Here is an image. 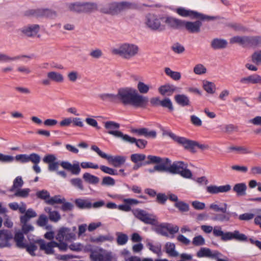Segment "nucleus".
<instances>
[{"label":"nucleus","mask_w":261,"mask_h":261,"mask_svg":"<svg viewBox=\"0 0 261 261\" xmlns=\"http://www.w3.org/2000/svg\"><path fill=\"white\" fill-rule=\"evenodd\" d=\"M148 101L147 97L140 94L133 88H121L118 90V102H121L124 106L145 108Z\"/></svg>","instance_id":"f257e3e1"},{"label":"nucleus","mask_w":261,"mask_h":261,"mask_svg":"<svg viewBox=\"0 0 261 261\" xmlns=\"http://www.w3.org/2000/svg\"><path fill=\"white\" fill-rule=\"evenodd\" d=\"M57 157L54 154H47L43 158V162L48 164V170L49 171L57 172L58 170L59 165L64 169L71 172L73 175H79L81 172L80 164L75 161L72 164L68 161H57Z\"/></svg>","instance_id":"f03ea898"},{"label":"nucleus","mask_w":261,"mask_h":261,"mask_svg":"<svg viewBox=\"0 0 261 261\" xmlns=\"http://www.w3.org/2000/svg\"><path fill=\"white\" fill-rule=\"evenodd\" d=\"M137 8V5L135 3L122 2L105 5L100 9V11L105 14L117 15L122 11L128 9H135Z\"/></svg>","instance_id":"7ed1b4c3"},{"label":"nucleus","mask_w":261,"mask_h":261,"mask_svg":"<svg viewBox=\"0 0 261 261\" xmlns=\"http://www.w3.org/2000/svg\"><path fill=\"white\" fill-rule=\"evenodd\" d=\"M139 51L138 45L129 43L120 44L117 47L112 49L114 55H119L125 59H130L136 56Z\"/></svg>","instance_id":"20e7f679"},{"label":"nucleus","mask_w":261,"mask_h":261,"mask_svg":"<svg viewBox=\"0 0 261 261\" xmlns=\"http://www.w3.org/2000/svg\"><path fill=\"white\" fill-rule=\"evenodd\" d=\"M213 233L216 237H221L222 241L226 242L228 241L236 240L239 241H246L247 237L243 233H241L238 230H234L233 232L222 231L220 226L214 227Z\"/></svg>","instance_id":"39448f33"},{"label":"nucleus","mask_w":261,"mask_h":261,"mask_svg":"<svg viewBox=\"0 0 261 261\" xmlns=\"http://www.w3.org/2000/svg\"><path fill=\"white\" fill-rule=\"evenodd\" d=\"M165 171L174 174H179L186 178H191L192 176L191 171L187 169V165L181 161L174 162L169 167L166 166Z\"/></svg>","instance_id":"423d86ee"},{"label":"nucleus","mask_w":261,"mask_h":261,"mask_svg":"<svg viewBox=\"0 0 261 261\" xmlns=\"http://www.w3.org/2000/svg\"><path fill=\"white\" fill-rule=\"evenodd\" d=\"M164 135L169 136L174 141L181 145L185 149L190 150L191 151H195V148L197 142L186 138L180 137L176 135L170 131H166L164 133Z\"/></svg>","instance_id":"0eeeda50"},{"label":"nucleus","mask_w":261,"mask_h":261,"mask_svg":"<svg viewBox=\"0 0 261 261\" xmlns=\"http://www.w3.org/2000/svg\"><path fill=\"white\" fill-rule=\"evenodd\" d=\"M175 11L180 16L182 17H191L199 18L202 20H212L216 19L215 16H211L199 13L197 11L187 9L183 7H179L175 9Z\"/></svg>","instance_id":"6e6552de"},{"label":"nucleus","mask_w":261,"mask_h":261,"mask_svg":"<svg viewBox=\"0 0 261 261\" xmlns=\"http://www.w3.org/2000/svg\"><path fill=\"white\" fill-rule=\"evenodd\" d=\"M162 16L148 14L146 17V24L152 30L162 31L165 29V25L161 24Z\"/></svg>","instance_id":"1a4fd4ad"},{"label":"nucleus","mask_w":261,"mask_h":261,"mask_svg":"<svg viewBox=\"0 0 261 261\" xmlns=\"http://www.w3.org/2000/svg\"><path fill=\"white\" fill-rule=\"evenodd\" d=\"M132 212L135 217L145 224L155 225L157 223L155 216L143 210L136 208L133 210Z\"/></svg>","instance_id":"9d476101"},{"label":"nucleus","mask_w":261,"mask_h":261,"mask_svg":"<svg viewBox=\"0 0 261 261\" xmlns=\"http://www.w3.org/2000/svg\"><path fill=\"white\" fill-rule=\"evenodd\" d=\"M259 37L234 36L230 40L231 43H238L243 46L256 45L259 40Z\"/></svg>","instance_id":"9b49d317"},{"label":"nucleus","mask_w":261,"mask_h":261,"mask_svg":"<svg viewBox=\"0 0 261 261\" xmlns=\"http://www.w3.org/2000/svg\"><path fill=\"white\" fill-rule=\"evenodd\" d=\"M105 127L108 129V133L113 135L116 138H121L123 141L126 134H123L118 129L120 127V124L112 121H109L105 122Z\"/></svg>","instance_id":"f8f14e48"},{"label":"nucleus","mask_w":261,"mask_h":261,"mask_svg":"<svg viewBox=\"0 0 261 261\" xmlns=\"http://www.w3.org/2000/svg\"><path fill=\"white\" fill-rule=\"evenodd\" d=\"M76 238L75 233L72 232L71 230L67 227H63L59 229L56 235V239L59 242L71 241Z\"/></svg>","instance_id":"ddd939ff"},{"label":"nucleus","mask_w":261,"mask_h":261,"mask_svg":"<svg viewBox=\"0 0 261 261\" xmlns=\"http://www.w3.org/2000/svg\"><path fill=\"white\" fill-rule=\"evenodd\" d=\"M162 22L165 23L169 28L173 29L179 30L182 29L183 20L172 16L163 15Z\"/></svg>","instance_id":"4468645a"},{"label":"nucleus","mask_w":261,"mask_h":261,"mask_svg":"<svg viewBox=\"0 0 261 261\" xmlns=\"http://www.w3.org/2000/svg\"><path fill=\"white\" fill-rule=\"evenodd\" d=\"M147 160L144 163V165L151 164H158V165H164L166 166L170 165L171 161L168 158H161L160 156L149 155L147 156Z\"/></svg>","instance_id":"2eb2a0df"},{"label":"nucleus","mask_w":261,"mask_h":261,"mask_svg":"<svg viewBox=\"0 0 261 261\" xmlns=\"http://www.w3.org/2000/svg\"><path fill=\"white\" fill-rule=\"evenodd\" d=\"M131 132L137 134L139 136H144L147 138H155L156 137V132L154 130H150L149 129L143 127L140 128H133Z\"/></svg>","instance_id":"dca6fc26"},{"label":"nucleus","mask_w":261,"mask_h":261,"mask_svg":"<svg viewBox=\"0 0 261 261\" xmlns=\"http://www.w3.org/2000/svg\"><path fill=\"white\" fill-rule=\"evenodd\" d=\"M217 254V250H212L206 247L201 248L196 253V256L199 258L206 257L212 259H214Z\"/></svg>","instance_id":"f3484780"},{"label":"nucleus","mask_w":261,"mask_h":261,"mask_svg":"<svg viewBox=\"0 0 261 261\" xmlns=\"http://www.w3.org/2000/svg\"><path fill=\"white\" fill-rule=\"evenodd\" d=\"M202 23L200 21L194 22L183 20L182 28H185L189 32L194 33L200 31Z\"/></svg>","instance_id":"a211bd4d"},{"label":"nucleus","mask_w":261,"mask_h":261,"mask_svg":"<svg viewBox=\"0 0 261 261\" xmlns=\"http://www.w3.org/2000/svg\"><path fill=\"white\" fill-rule=\"evenodd\" d=\"M231 189L230 185H225L223 186H210L206 188V191L208 193L216 194L220 193H226L229 191Z\"/></svg>","instance_id":"6ab92c4d"},{"label":"nucleus","mask_w":261,"mask_h":261,"mask_svg":"<svg viewBox=\"0 0 261 261\" xmlns=\"http://www.w3.org/2000/svg\"><path fill=\"white\" fill-rule=\"evenodd\" d=\"M36 242L38 243L40 250H44L46 254H51L54 253V248L56 245V242L51 241L46 243L43 240H38Z\"/></svg>","instance_id":"aec40b11"},{"label":"nucleus","mask_w":261,"mask_h":261,"mask_svg":"<svg viewBox=\"0 0 261 261\" xmlns=\"http://www.w3.org/2000/svg\"><path fill=\"white\" fill-rule=\"evenodd\" d=\"M124 204L118 205V209L123 212H129L131 211V206L137 205L140 202L135 199L133 198H124L123 200Z\"/></svg>","instance_id":"412c9836"},{"label":"nucleus","mask_w":261,"mask_h":261,"mask_svg":"<svg viewBox=\"0 0 261 261\" xmlns=\"http://www.w3.org/2000/svg\"><path fill=\"white\" fill-rule=\"evenodd\" d=\"M40 30V27L38 24H30L24 27L21 29V32L28 37L36 36Z\"/></svg>","instance_id":"4be33fe9"},{"label":"nucleus","mask_w":261,"mask_h":261,"mask_svg":"<svg viewBox=\"0 0 261 261\" xmlns=\"http://www.w3.org/2000/svg\"><path fill=\"white\" fill-rule=\"evenodd\" d=\"M105 159H107L109 163L111 164L115 167H118L120 165L123 164L126 160L125 157L123 156H112L108 154L105 158Z\"/></svg>","instance_id":"5701e85b"},{"label":"nucleus","mask_w":261,"mask_h":261,"mask_svg":"<svg viewBox=\"0 0 261 261\" xmlns=\"http://www.w3.org/2000/svg\"><path fill=\"white\" fill-rule=\"evenodd\" d=\"M123 141L130 144L135 143L136 145L140 149L144 148L147 144V142L145 140L136 139V138L132 137L127 135H125Z\"/></svg>","instance_id":"b1692460"},{"label":"nucleus","mask_w":261,"mask_h":261,"mask_svg":"<svg viewBox=\"0 0 261 261\" xmlns=\"http://www.w3.org/2000/svg\"><path fill=\"white\" fill-rule=\"evenodd\" d=\"M240 82L243 84H261V76L256 74H252L242 78L240 80Z\"/></svg>","instance_id":"393cba45"},{"label":"nucleus","mask_w":261,"mask_h":261,"mask_svg":"<svg viewBox=\"0 0 261 261\" xmlns=\"http://www.w3.org/2000/svg\"><path fill=\"white\" fill-rule=\"evenodd\" d=\"M101 100L113 103H118V93L117 94L103 93L98 95Z\"/></svg>","instance_id":"a878e982"},{"label":"nucleus","mask_w":261,"mask_h":261,"mask_svg":"<svg viewBox=\"0 0 261 261\" xmlns=\"http://www.w3.org/2000/svg\"><path fill=\"white\" fill-rule=\"evenodd\" d=\"M176 89L177 88L173 85L166 84L161 86L159 88V91L162 95L170 96L172 94L173 92L175 91Z\"/></svg>","instance_id":"bb28decb"},{"label":"nucleus","mask_w":261,"mask_h":261,"mask_svg":"<svg viewBox=\"0 0 261 261\" xmlns=\"http://www.w3.org/2000/svg\"><path fill=\"white\" fill-rule=\"evenodd\" d=\"M8 212L7 208L5 207H3L1 205V215H3V218L1 217V224L3 222L5 226L11 228L13 226V223L10 219L9 216L6 215V213Z\"/></svg>","instance_id":"cd10ccee"},{"label":"nucleus","mask_w":261,"mask_h":261,"mask_svg":"<svg viewBox=\"0 0 261 261\" xmlns=\"http://www.w3.org/2000/svg\"><path fill=\"white\" fill-rule=\"evenodd\" d=\"M76 206L80 209H90L92 208V203L88 199L77 198L74 201Z\"/></svg>","instance_id":"c85d7f7f"},{"label":"nucleus","mask_w":261,"mask_h":261,"mask_svg":"<svg viewBox=\"0 0 261 261\" xmlns=\"http://www.w3.org/2000/svg\"><path fill=\"white\" fill-rule=\"evenodd\" d=\"M36 15L39 16H45L51 18L57 17V13L56 11L49 9H40L36 10Z\"/></svg>","instance_id":"c756f323"},{"label":"nucleus","mask_w":261,"mask_h":261,"mask_svg":"<svg viewBox=\"0 0 261 261\" xmlns=\"http://www.w3.org/2000/svg\"><path fill=\"white\" fill-rule=\"evenodd\" d=\"M1 247H6L9 245L8 241L12 239V234L9 230H1Z\"/></svg>","instance_id":"7c9ffc66"},{"label":"nucleus","mask_w":261,"mask_h":261,"mask_svg":"<svg viewBox=\"0 0 261 261\" xmlns=\"http://www.w3.org/2000/svg\"><path fill=\"white\" fill-rule=\"evenodd\" d=\"M14 239L17 247L21 249L24 248L25 247V243L26 242L24 241V238L22 232L20 231L16 232Z\"/></svg>","instance_id":"2f4dec72"},{"label":"nucleus","mask_w":261,"mask_h":261,"mask_svg":"<svg viewBox=\"0 0 261 261\" xmlns=\"http://www.w3.org/2000/svg\"><path fill=\"white\" fill-rule=\"evenodd\" d=\"M166 252L169 256L171 257H176L178 255V253L175 250V245L173 243L167 242L165 245Z\"/></svg>","instance_id":"473e14b6"},{"label":"nucleus","mask_w":261,"mask_h":261,"mask_svg":"<svg viewBox=\"0 0 261 261\" xmlns=\"http://www.w3.org/2000/svg\"><path fill=\"white\" fill-rule=\"evenodd\" d=\"M174 99L177 103L181 106L185 107L190 105L189 98L185 94H177L175 96Z\"/></svg>","instance_id":"72a5a7b5"},{"label":"nucleus","mask_w":261,"mask_h":261,"mask_svg":"<svg viewBox=\"0 0 261 261\" xmlns=\"http://www.w3.org/2000/svg\"><path fill=\"white\" fill-rule=\"evenodd\" d=\"M47 77L52 81L56 83H62L64 77L62 74L56 71H50L47 73Z\"/></svg>","instance_id":"f704fd0d"},{"label":"nucleus","mask_w":261,"mask_h":261,"mask_svg":"<svg viewBox=\"0 0 261 261\" xmlns=\"http://www.w3.org/2000/svg\"><path fill=\"white\" fill-rule=\"evenodd\" d=\"M247 190L246 184L244 182H241L236 184L233 188V191L236 192L238 196H242L246 194Z\"/></svg>","instance_id":"c9c22d12"},{"label":"nucleus","mask_w":261,"mask_h":261,"mask_svg":"<svg viewBox=\"0 0 261 261\" xmlns=\"http://www.w3.org/2000/svg\"><path fill=\"white\" fill-rule=\"evenodd\" d=\"M227 44L226 40L220 39H215L211 42V46L215 49L224 48Z\"/></svg>","instance_id":"e433bc0d"},{"label":"nucleus","mask_w":261,"mask_h":261,"mask_svg":"<svg viewBox=\"0 0 261 261\" xmlns=\"http://www.w3.org/2000/svg\"><path fill=\"white\" fill-rule=\"evenodd\" d=\"M230 212H226V213H223V214H217L212 219L214 221H217L219 222H227L230 220Z\"/></svg>","instance_id":"4c0bfd02"},{"label":"nucleus","mask_w":261,"mask_h":261,"mask_svg":"<svg viewBox=\"0 0 261 261\" xmlns=\"http://www.w3.org/2000/svg\"><path fill=\"white\" fill-rule=\"evenodd\" d=\"M83 178L86 182L92 185H96L99 181V178L98 177L88 172L83 174Z\"/></svg>","instance_id":"58836bf2"},{"label":"nucleus","mask_w":261,"mask_h":261,"mask_svg":"<svg viewBox=\"0 0 261 261\" xmlns=\"http://www.w3.org/2000/svg\"><path fill=\"white\" fill-rule=\"evenodd\" d=\"M38 240H32V242H30V243H25V247L23 249H25L31 255H35V251L37 249V246L36 245V244H38V242H36Z\"/></svg>","instance_id":"ea45409f"},{"label":"nucleus","mask_w":261,"mask_h":261,"mask_svg":"<svg viewBox=\"0 0 261 261\" xmlns=\"http://www.w3.org/2000/svg\"><path fill=\"white\" fill-rule=\"evenodd\" d=\"M68 9L73 12L82 13L83 12V3L75 2L67 4Z\"/></svg>","instance_id":"a19ab883"},{"label":"nucleus","mask_w":261,"mask_h":261,"mask_svg":"<svg viewBox=\"0 0 261 261\" xmlns=\"http://www.w3.org/2000/svg\"><path fill=\"white\" fill-rule=\"evenodd\" d=\"M14 196L17 197L25 198L28 197L31 190L29 188L18 189L13 191Z\"/></svg>","instance_id":"79ce46f5"},{"label":"nucleus","mask_w":261,"mask_h":261,"mask_svg":"<svg viewBox=\"0 0 261 261\" xmlns=\"http://www.w3.org/2000/svg\"><path fill=\"white\" fill-rule=\"evenodd\" d=\"M165 72L167 75L174 81H178L181 79V74L177 71H172L170 68L166 67Z\"/></svg>","instance_id":"37998d69"},{"label":"nucleus","mask_w":261,"mask_h":261,"mask_svg":"<svg viewBox=\"0 0 261 261\" xmlns=\"http://www.w3.org/2000/svg\"><path fill=\"white\" fill-rule=\"evenodd\" d=\"M97 9L96 4L94 3H83V12H92Z\"/></svg>","instance_id":"c03bdc74"},{"label":"nucleus","mask_w":261,"mask_h":261,"mask_svg":"<svg viewBox=\"0 0 261 261\" xmlns=\"http://www.w3.org/2000/svg\"><path fill=\"white\" fill-rule=\"evenodd\" d=\"M114 240V237L110 234L105 236H99L96 238H92L91 241L94 243H102L106 241L112 242Z\"/></svg>","instance_id":"a18cd8bd"},{"label":"nucleus","mask_w":261,"mask_h":261,"mask_svg":"<svg viewBox=\"0 0 261 261\" xmlns=\"http://www.w3.org/2000/svg\"><path fill=\"white\" fill-rule=\"evenodd\" d=\"M100 250L102 251V261H113L116 260V256L111 251H108L102 248H100Z\"/></svg>","instance_id":"49530a36"},{"label":"nucleus","mask_w":261,"mask_h":261,"mask_svg":"<svg viewBox=\"0 0 261 261\" xmlns=\"http://www.w3.org/2000/svg\"><path fill=\"white\" fill-rule=\"evenodd\" d=\"M203 87L204 89L209 94H214L216 90L215 84L211 82H203Z\"/></svg>","instance_id":"de8ad7c7"},{"label":"nucleus","mask_w":261,"mask_h":261,"mask_svg":"<svg viewBox=\"0 0 261 261\" xmlns=\"http://www.w3.org/2000/svg\"><path fill=\"white\" fill-rule=\"evenodd\" d=\"M229 149L231 151H236L237 153L240 154H248L252 152L248 147L243 146H231Z\"/></svg>","instance_id":"09e8293b"},{"label":"nucleus","mask_w":261,"mask_h":261,"mask_svg":"<svg viewBox=\"0 0 261 261\" xmlns=\"http://www.w3.org/2000/svg\"><path fill=\"white\" fill-rule=\"evenodd\" d=\"M23 181L21 176H17L13 180V186L10 189V191L13 192L16 189H20L23 185Z\"/></svg>","instance_id":"8fccbe9b"},{"label":"nucleus","mask_w":261,"mask_h":261,"mask_svg":"<svg viewBox=\"0 0 261 261\" xmlns=\"http://www.w3.org/2000/svg\"><path fill=\"white\" fill-rule=\"evenodd\" d=\"M210 208L215 212L226 213L227 208V204L226 203H224L222 204V206H221L220 205L213 203L210 204Z\"/></svg>","instance_id":"3c124183"},{"label":"nucleus","mask_w":261,"mask_h":261,"mask_svg":"<svg viewBox=\"0 0 261 261\" xmlns=\"http://www.w3.org/2000/svg\"><path fill=\"white\" fill-rule=\"evenodd\" d=\"M251 59L252 62L255 65H261V49L253 53L251 55Z\"/></svg>","instance_id":"603ef678"},{"label":"nucleus","mask_w":261,"mask_h":261,"mask_svg":"<svg viewBox=\"0 0 261 261\" xmlns=\"http://www.w3.org/2000/svg\"><path fill=\"white\" fill-rule=\"evenodd\" d=\"M117 243L119 245H125L128 241V236L122 232H118L116 233Z\"/></svg>","instance_id":"864d4df0"},{"label":"nucleus","mask_w":261,"mask_h":261,"mask_svg":"<svg viewBox=\"0 0 261 261\" xmlns=\"http://www.w3.org/2000/svg\"><path fill=\"white\" fill-rule=\"evenodd\" d=\"M65 201V198H61L60 195H56L50 197L46 200V203L49 204L53 205L56 203H62Z\"/></svg>","instance_id":"5fc2aeb1"},{"label":"nucleus","mask_w":261,"mask_h":261,"mask_svg":"<svg viewBox=\"0 0 261 261\" xmlns=\"http://www.w3.org/2000/svg\"><path fill=\"white\" fill-rule=\"evenodd\" d=\"M147 246L149 249L154 253L158 255L161 253V245L160 244L153 245L151 242H148L147 243Z\"/></svg>","instance_id":"6e6d98bb"},{"label":"nucleus","mask_w":261,"mask_h":261,"mask_svg":"<svg viewBox=\"0 0 261 261\" xmlns=\"http://www.w3.org/2000/svg\"><path fill=\"white\" fill-rule=\"evenodd\" d=\"M205 243V239L201 235H198L194 237L192 241V244L195 246H203Z\"/></svg>","instance_id":"4d7b16f0"},{"label":"nucleus","mask_w":261,"mask_h":261,"mask_svg":"<svg viewBox=\"0 0 261 261\" xmlns=\"http://www.w3.org/2000/svg\"><path fill=\"white\" fill-rule=\"evenodd\" d=\"M146 158V155L142 153H134L130 156L131 161L135 164L144 161Z\"/></svg>","instance_id":"13d9d810"},{"label":"nucleus","mask_w":261,"mask_h":261,"mask_svg":"<svg viewBox=\"0 0 261 261\" xmlns=\"http://www.w3.org/2000/svg\"><path fill=\"white\" fill-rule=\"evenodd\" d=\"M137 89L140 93L146 94L149 91L150 87L144 82L139 81L137 84Z\"/></svg>","instance_id":"bf43d9fd"},{"label":"nucleus","mask_w":261,"mask_h":261,"mask_svg":"<svg viewBox=\"0 0 261 261\" xmlns=\"http://www.w3.org/2000/svg\"><path fill=\"white\" fill-rule=\"evenodd\" d=\"M102 251L99 249V251H93L90 254V258L92 261H102Z\"/></svg>","instance_id":"052dcab7"},{"label":"nucleus","mask_w":261,"mask_h":261,"mask_svg":"<svg viewBox=\"0 0 261 261\" xmlns=\"http://www.w3.org/2000/svg\"><path fill=\"white\" fill-rule=\"evenodd\" d=\"M194 72L197 75H202L206 72V67L201 64H198L193 68Z\"/></svg>","instance_id":"680f3d73"},{"label":"nucleus","mask_w":261,"mask_h":261,"mask_svg":"<svg viewBox=\"0 0 261 261\" xmlns=\"http://www.w3.org/2000/svg\"><path fill=\"white\" fill-rule=\"evenodd\" d=\"M167 232L170 234H173L177 232L179 230V227L176 225H173L171 223H165Z\"/></svg>","instance_id":"e2e57ef3"},{"label":"nucleus","mask_w":261,"mask_h":261,"mask_svg":"<svg viewBox=\"0 0 261 261\" xmlns=\"http://www.w3.org/2000/svg\"><path fill=\"white\" fill-rule=\"evenodd\" d=\"M155 231L158 234L166 237L168 236V233L167 232V229H166L165 223H162L158 225L155 228Z\"/></svg>","instance_id":"0e129e2a"},{"label":"nucleus","mask_w":261,"mask_h":261,"mask_svg":"<svg viewBox=\"0 0 261 261\" xmlns=\"http://www.w3.org/2000/svg\"><path fill=\"white\" fill-rule=\"evenodd\" d=\"M180 211L182 212H188L189 210V205L183 201H177L174 204Z\"/></svg>","instance_id":"69168bd1"},{"label":"nucleus","mask_w":261,"mask_h":261,"mask_svg":"<svg viewBox=\"0 0 261 261\" xmlns=\"http://www.w3.org/2000/svg\"><path fill=\"white\" fill-rule=\"evenodd\" d=\"M70 184L74 187L80 189V190H84L82 180L79 178H75L71 179L70 180Z\"/></svg>","instance_id":"338daca9"},{"label":"nucleus","mask_w":261,"mask_h":261,"mask_svg":"<svg viewBox=\"0 0 261 261\" xmlns=\"http://www.w3.org/2000/svg\"><path fill=\"white\" fill-rule=\"evenodd\" d=\"M160 105L163 107L168 108L171 111L174 109L172 101L169 98H166L161 100Z\"/></svg>","instance_id":"774afa93"}]
</instances>
